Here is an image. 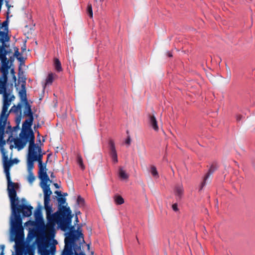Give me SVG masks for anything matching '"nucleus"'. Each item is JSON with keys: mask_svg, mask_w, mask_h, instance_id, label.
Here are the masks:
<instances>
[{"mask_svg": "<svg viewBox=\"0 0 255 255\" xmlns=\"http://www.w3.org/2000/svg\"><path fill=\"white\" fill-rule=\"evenodd\" d=\"M38 167H39V171H45V169L46 168V165L43 164L42 162L38 163Z\"/></svg>", "mask_w": 255, "mask_h": 255, "instance_id": "obj_36", "label": "nucleus"}, {"mask_svg": "<svg viewBox=\"0 0 255 255\" xmlns=\"http://www.w3.org/2000/svg\"><path fill=\"white\" fill-rule=\"evenodd\" d=\"M11 161H12V164H13V163H18V160L17 159H13V160H11Z\"/></svg>", "mask_w": 255, "mask_h": 255, "instance_id": "obj_48", "label": "nucleus"}, {"mask_svg": "<svg viewBox=\"0 0 255 255\" xmlns=\"http://www.w3.org/2000/svg\"><path fill=\"white\" fill-rule=\"evenodd\" d=\"M14 52L10 47L9 43H7L3 47H1L0 49V61L2 63L1 70L3 73V76L6 77L7 69L9 68L10 65L8 66V61L10 63L13 64V62L16 58L20 62L18 67V75L24 74L21 66L24 64V58L21 56L19 52V49L17 47L13 48Z\"/></svg>", "mask_w": 255, "mask_h": 255, "instance_id": "obj_3", "label": "nucleus"}, {"mask_svg": "<svg viewBox=\"0 0 255 255\" xmlns=\"http://www.w3.org/2000/svg\"><path fill=\"white\" fill-rule=\"evenodd\" d=\"M28 152L31 154L34 160L37 161L38 163L42 162V153L41 147L33 143V139L31 140L30 145L28 146Z\"/></svg>", "mask_w": 255, "mask_h": 255, "instance_id": "obj_9", "label": "nucleus"}, {"mask_svg": "<svg viewBox=\"0 0 255 255\" xmlns=\"http://www.w3.org/2000/svg\"><path fill=\"white\" fill-rule=\"evenodd\" d=\"M34 120V117H29L26 119L22 124L21 133L24 134H29L30 131H33L31 129V126L32 125Z\"/></svg>", "mask_w": 255, "mask_h": 255, "instance_id": "obj_11", "label": "nucleus"}, {"mask_svg": "<svg viewBox=\"0 0 255 255\" xmlns=\"http://www.w3.org/2000/svg\"><path fill=\"white\" fill-rule=\"evenodd\" d=\"M1 27H4V30H6L5 32H7V31H8V21H7V19L6 20L2 22Z\"/></svg>", "mask_w": 255, "mask_h": 255, "instance_id": "obj_37", "label": "nucleus"}, {"mask_svg": "<svg viewBox=\"0 0 255 255\" xmlns=\"http://www.w3.org/2000/svg\"><path fill=\"white\" fill-rule=\"evenodd\" d=\"M33 237H34V235L32 233L29 232V233L27 236V238H26V240L27 241H30Z\"/></svg>", "mask_w": 255, "mask_h": 255, "instance_id": "obj_39", "label": "nucleus"}, {"mask_svg": "<svg viewBox=\"0 0 255 255\" xmlns=\"http://www.w3.org/2000/svg\"><path fill=\"white\" fill-rule=\"evenodd\" d=\"M54 186H55L56 188H58V185L57 183H55V184H54Z\"/></svg>", "mask_w": 255, "mask_h": 255, "instance_id": "obj_56", "label": "nucleus"}, {"mask_svg": "<svg viewBox=\"0 0 255 255\" xmlns=\"http://www.w3.org/2000/svg\"><path fill=\"white\" fill-rule=\"evenodd\" d=\"M150 172L152 175L155 178H158L159 177V175L158 171L156 169V168L155 166L152 165L150 167Z\"/></svg>", "mask_w": 255, "mask_h": 255, "instance_id": "obj_28", "label": "nucleus"}, {"mask_svg": "<svg viewBox=\"0 0 255 255\" xmlns=\"http://www.w3.org/2000/svg\"><path fill=\"white\" fill-rule=\"evenodd\" d=\"M148 123L150 126L154 129V130L155 131H158L159 128L157 125V122L154 115H149Z\"/></svg>", "mask_w": 255, "mask_h": 255, "instance_id": "obj_15", "label": "nucleus"}, {"mask_svg": "<svg viewBox=\"0 0 255 255\" xmlns=\"http://www.w3.org/2000/svg\"><path fill=\"white\" fill-rule=\"evenodd\" d=\"M167 55L168 56H169V57H171L172 56V55L171 53L170 52H169V51L167 52Z\"/></svg>", "mask_w": 255, "mask_h": 255, "instance_id": "obj_47", "label": "nucleus"}, {"mask_svg": "<svg viewBox=\"0 0 255 255\" xmlns=\"http://www.w3.org/2000/svg\"><path fill=\"white\" fill-rule=\"evenodd\" d=\"M19 137V138H13L14 145L18 150L22 149L28 141H29V145H30L32 139H33V143H35V135L33 131H30L29 134L20 132Z\"/></svg>", "mask_w": 255, "mask_h": 255, "instance_id": "obj_7", "label": "nucleus"}, {"mask_svg": "<svg viewBox=\"0 0 255 255\" xmlns=\"http://www.w3.org/2000/svg\"><path fill=\"white\" fill-rule=\"evenodd\" d=\"M54 64L55 69L57 72H60L62 71V68L61 66V62L58 59H54Z\"/></svg>", "mask_w": 255, "mask_h": 255, "instance_id": "obj_26", "label": "nucleus"}, {"mask_svg": "<svg viewBox=\"0 0 255 255\" xmlns=\"http://www.w3.org/2000/svg\"><path fill=\"white\" fill-rule=\"evenodd\" d=\"M24 108L23 110V115L24 116L28 117H33V114L31 110V106L28 103V101L24 102Z\"/></svg>", "mask_w": 255, "mask_h": 255, "instance_id": "obj_16", "label": "nucleus"}, {"mask_svg": "<svg viewBox=\"0 0 255 255\" xmlns=\"http://www.w3.org/2000/svg\"><path fill=\"white\" fill-rule=\"evenodd\" d=\"M44 205L46 210V215L52 214V206L50 205V201L46 202V201H44Z\"/></svg>", "mask_w": 255, "mask_h": 255, "instance_id": "obj_25", "label": "nucleus"}, {"mask_svg": "<svg viewBox=\"0 0 255 255\" xmlns=\"http://www.w3.org/2000/svg\"><path fill=\"white\" fill-rule=\"evenodd\" d=\"M88 249L89 250L90 249V245L89 244L87 245Z\"/></svg>", "mask_w": 255, "mask_h": 255, "instance_id": "obj_58", "label": "nucleus"}, {"mask_svg": "<svg viewBox=\"0 0 255 255\" xmlns=\"http://www.w3.org/2000/svg\"><path fill=\"white\" fill-rule=\"evenodd\" d=\"M35 160L33 159V157H32L31 154L28 151V154L27 156V167L28 171H31L34 167V162Z\"/></svg>", "mask_w": 255, "mask_h": 255, "instance_id": "obj_21", "label": "nucleus"}, {"mask_svg": "<svg viewBox=\"0 0 255 255\" xmlns=\"http://www.w3.org/2000/svg\"><path fill=\"white\" fill-rule=\"evenodd\" d=\"M28 181L29 183H32L35 179V177H34L32 171H30V172L28 171Z\"/></svg>", "mask_w": 255, "mask_h": 255, "instance_id": "obj_34", "label": "nucleus"}, {"mask_svg": "<svg viewBox=\"0 0 255 255\" xmlns=\"http://www.w3.org/2000/svg\"><path fill=\"white\" fill-rule=\"evenodd\" d=\"M36 127H37V128H39V127H40V125H39V124H37V125H36Z\"/></svg>", "mask_w": 255, "mask_h": 255, "instance_id": "obj_57", "label": "nucleus"}, {"mask_svg": "<svg viewBox=\"0 0 255 255\" xmlns=\"http://www.w3.org/2000/svg\"><path fill=\"white\" fill-rule=\"evenodd\" d=\"M57 200L60 206L59 209L60 210L61 207L63 206L62 205H63L66 202V199L63 197H60L58 198Z\"/></svg>", "mask_w": 255, "mask_h": 255, "instance_id": "obj_33", "label": "nucleus"}, {"mask_svg": "<svg viewBox=\"0 0 255 255\" xmlns=\"http://www.w3.org/2000/svg\"><path fill=\"white\" fill-rule=\"evenodd\" d=\"M118 175L119 178L123 180H127L129 177L128 174L127 172L125 169L122 166H120L119 168Z\"/></svg>", "mask_w": 255, "mask_h": 255, "instance_id": "obj_19", "label": "nucleus"}, {"mask_svg": "<svg viewBox=\"0 0 255 255\" xmlns=\"http://www.w3.org/2000/svg\"><path fill=\"white\" fill-rule=\"evenodd\" d=\"M215 169H216V168L213 165L211 166L207 174L205 176V177L204 179V181L201 183V186H200V188L199 189L200 190H201L203 189V188L204 187V186L206 185V180L208 178V177L210 176V175H211L214 172Z\"/></svg>", "mask_w": 255, "mask_h": 255, "instance_id": "obj_22", "label": "nucleus"}, {"mask_svg": "<svg viewBox=\"0 0 255 255\" xmlns=\"http://www.w3.org/2000/svg\"><path fill=\"white\" fill-rule=\"evenodd\" d=\"M242 117H243L242 116H241L240 115H238L236 116V120L238 122H240V121H241Z\"/></svg>", "mask_w": 255, "mask_h": 255, "instance_id": "obj_44", "label": "nucleus"}, {"mask_svg": "<svg viewBox=\"0 0 255 255\" xmlns=\"http://www.w3.org/2000/svg\"><path fill=\"white\" fill-rule=\"evenodd\" d=\"M26 79L24 78L23 81V83L21 84V89L19 92V95L20 97L21 100L24 102L27 101L26 98Z\"/></svg>", "mask_w": 255, "mask_h": 255, "instance_id": "obj_17", "label": "nucleus"}, {"mask_svg": "<svg viewBox=\"0 0 255 255\" xmlns=\"http://www.w3.org/2000/svg\"><path fill=\"white\" fill-rule=\"evenodd\" d=\"M64 195L65 196H66V195H67V193H64Z\"/></svg>", "mask_w": 255, "mask_h": 255, "instance_id": "obj_62", "label": "nucleus"}, {"mask_svg": "<svg viewBox=\"0 0 255 255\" xmlns=\"http://www.w3.org/2000/svg\"><path fill=\"white\" fill-rule=\"evenodd\" d=\"M71 224L69 225L68 228L69 232L66 234V237L65 238L64 242L65 246L63 249V255H69L71 254V245L74 241L77 240H82L83 242H85L84 240L83 234L81 231L75 230L73 226H70Z\"/></svg>", "mask_w": 255, "mask_h": 255, "instance_id": "obj_5", "label": "nucleus"}, {"mask_svg": "<svg viewBox=\"0 0 255 255\" xmlns=\"http://www.w3.org/2000/svg\"><path fill=\"white\" fill-rule=\"evenodd\" d=\"M21 50H22V52H23L24 51H25L26 50V45H24V46L21 47Z\"/></svg>", "mask_w": 255, "mask_h": 255, "instance_id": "obj_49", "label": "nucleus"}, {"mask_svg": "<svg viewBox=\"0 0 255 255\" xmlns=\"http://www.w3.org/2000/svg\"><path fill=\"white\" fill-rule=\"evenodd\" d=\"M77 202L80 206H83L84 204V199L80 196H79L77 199Z\"/></svg>", "mask_w": 255, "mask_h": 255, "instance_id": "obj_35", "label": "nucleus"}, {"mask_svg": "<svg viewBox=\"0 0 255 255\" xmlns=\"http://www.w3.org/2000/svg\"><path fill=\"white\" fill-rule=\"evenodd\" d=\"M16 121H19V119H18V117L16 118Z\"/></svg>", "mask_w": 255, "mask_h": 255, "instance_id": "obj_61", "label": "nucleus"}, {"mask_svg": "<svg viewBox=\"0 0 255 255\" xmlns=\"http://www.w3.org/2000/svg\"><path fill=\"white\" fill-rule=\"evenodd\" d=\"M34 216L35 217L36 221L39 222L42 228H43V226H44V223L40 207L36 209Z\"/></svg>", "mask_w": 255, "mask_h": 255, "instance_id": "obj_20", "label": "nucleus"}, {"mask_svg": "<svg viewBox=\"0 0 255 255\" xmlns=\"http://www.w3.org/2000/svg\"><path fill=\"white\" fill-rule=\"evenodd\" d=\"M130 141H131L130 138V137H129V136H128V137L127 138V139L126 140L125 142H126V144H128V145H129V144H130Z\"/></svg>", "mask_w": 255, "mask_h": 255, "instance_id": "obj_45", "label": "nucleus"}, {"mask_svg": "<svg viewBox=\"0 0 255 255\" xmlns=\"http://www.w3.org/2000/svg\"><path fill=\"white\" fill-rule=\"evenodd\" d=\"M50 250H51V252H50L51 254L52 255H54L55 254V250H56L55 247V246L51 247Z\"/></svg>", "mask_w": 255, "mask_h": 255, "instance_id": "obj_42", "label": "nucleus"}, {"mask_svg": "<svg viewBox=\"0 0 255 255\" xmlns=\"http://www.w3.org/2000/svg\"><path fill=\"white\" fill-rule=\"evenodd\" d=\"M172 210L175 212H177L178 211V204L177 203H174L172 206Z\"/></svg>", "mask_w": 255, "mask_h": 255, "instance_id": "obj_40", "label": "nucleus"}, {"mask_svg": "<svg viewBox=\"0 0 255 255\" xmlns=\"http://www.w3.org/2000/svg\"><path fill=\"white\" fill-rule=\"evenodd\" d=\"M17 201L15 203L14 206L17 208V212L14 214L13 212L12 206L10 202L11 208V215L10 218V241H14L17 245L19 242L24 240V235L23 228L22 226V219L20 215V212L21 211L23 217H29L32 214V207L30 205H18V198L16 196Z\"/></svg>", "mask_w": 255, "mask_h": 255, "instance_id": "obj_1", "label": "nucleus"}, {"mask_svg": "<svg viewBox=\"0 0 255 255\" xmlns=\"http://www.w3.org/2000/svg\"><path fill=\"white\" fill-rule=\"evenodd\" d=\"M69 207L62 206L60 211L47 216V224L43 226V231L46 234H49L52 238L54 236V226L57 223L60 228L65 231L71 224L72 216Z\"/></svg>", "mask_w": 255, "mask_h": 255, "instance_id": "obj_2", "label": "nucleus"}, {"mask_svg": "<svg viewBox=\"0 0 255 255\" xmlns=\"http://www.w3.org/2000/svg\"><path fill=\"white\" fill-rule=\"evenodd\" d=\"M2 157L4 171L7 181L8 196L11 202L13 212L15 214V213L17 212V208L14 207L15 206V201H17L16 191L14 188V183L11 180L9 172L10 167L12 164V161L11 160H8V156L6 154H4L3 153V155H2Z\"/></svg>", "mask_w": 255, "mask_h": 255, "instance_id": "obj_4", "label": "nucleus"}, {"mask_svg": "<svg viewBox=\"0 0 255 255\" xmlns=\"http://www.w3.org/2000/svg\"><path fill=\"white\" fill-rule=\"evenodd\" d=\"M21 108V105L20 104H18L17 106L14 105L11 108L9 112H13L14 113L17 114L20 110Z\"/></svg>", "mask_w": 255, "mask_h": 255, "instance_id": "obj_29", "label": "nucleus"}, {"mask_svg": "<svg viewBox=\"0 0 255 255\" xmlns=\"http://www.w3.org/2000/svg\"><path fill=\"white\" fill-rule=\"evenodd\" d=\"M7 128H8L9 130H10V129H11V127L10 126L8 125V127H7Z\"/></svg>", "mask_w": 255, "mask_h": 255, "instance_id": "obj_54", "label": "nucleus"}, {"mask_svg": "<svg viewBox=\"0 0 255 255\" xmlns=\"http://www.w3.org/2000/svg\"><path fill=\"white\" fill-rule=\"evenodd\" d=\"M12 137V136H11V135L9 136V138H8V139L7 140V141H8V140H9L10 138V137Z\"/></svg>", "mask_w": 255, "mask_h": 255, "instance_id": "obj_60", "label": "nucleus"}, {"mask_svg": "<svg viewBox=\"0 0 255 255\" xmlns=\"http://www.w3.org/2000/svg\"><path fill=\"white\" fill-rule=\"evenodd\" d=\"M41 188L43 189L44 193V201L46 202L50 201V195L52 192L50 190L49 185L47 184L40 185Z\"/></svg>", "mask_w": 255, "mask_h": 255, "instance_id": "obj_14", "label": "nucleus"}, {"mask_svg": "<svg viewBox=\"0 0 255 255\" xmlns=\"http://www.w3.org/2000/svg\"><path fill=\"white\" fill-rule=\"evenodd\" d=\"M184 190L182 184H177L174 189V194L177 201H180L183 196Z\"/></svg>", "mask_w": 255, "mask_h": 255, "instance_id": "obj_13", "label": "nucleus"}, {"mask_svg": "<svg viewBox=\"0 0 255 255\" xmlns=\"http://www.w3.org/2000/svg\"><path fill=\"white\" fill-rule=\"evenodd\" d=\"M50 177H51V178H55V175H54V173H53V172H51V173Z\"/></svg>", "mask_w": 255, "mask_h": 255, "instance_id": "obj_51", "label": "nucleus"}, {"mask_svg": "<svg viewBox=\"0 0 255 255\" xmlns=\"http://www.w3.org/2000/svg\"><path fill=\"white\" fill-rule=\"evenodd\" d=\"M109 149L110 154L114 163H117L118 162L117 153L116 149L115 142L113 140L110 139L109 141Z\"/></svg>", "mask_w": 255, "mask_h": 255, "instance_id": "obj_12", "label": "nucleus"}, {"mask_svg": "<svg viewBox=\"0 0 255 255\" xmlns=\"http://www.w3.org/2000/svg\"><path fill=\"white\" fill-rule=\"evenodd\" d=\"M38 177L41 180L40 185L45 184L47 182L50 181L49 178L46 173V171H38Z\"/></svg>", "mask_w": 255, "mask_h": 255, "instance_id": "obj_18", "label": "nucleus"}, {"mask_svg": "<svg viewBox=\"0 0 255 255\" xmlns=\"http://www.w3.org/2000/svg\"><path fill=\"white\" fill-rule=\"evenodd\" d=\"M0 249H1V253H0V255H4V245H0Z\"/></svg>", "mask_w": 255, "mask_h": 255, "instance_id": "obj_41", "label": "nucleus"}, {"mask_svg": "<svg viewBox=\"0 0 255 255\" xmlns=\"http://www.w3.org/2000/svg\"><path fill=\"white\" fill-rule=\"evenodd\" d=\"M80 214V211L76 212V216H77V215H78V214Z\"/></svg>", "mask_w": 255, "mask_h": 255, "instance_id": "obj_53", "label": "nucleus"}, {"mask_svg": "<svg viewBox=\"0 0 255 255\" xmlns=\"http://www.w3.org/2000/svg\"><path fill=\"white\" fill-rule=\"evenodd\" d=\"M114 199L117 205H122L124 203V199L120 195H116L114 197Z\"/></svg>", "mask_w": 255, "mask_h": 255, "instance_id": "obj_27", "label": "nucleus"}, {"mask_svg": "<svg viewBox=\"0 0 255 255\" xmlns=\"http://www.w3.org/2000/svg\"><path fill=\"white\" fill-rule=\"evenodd\" d=\"M87 12L89 16L92 18L93 17V10H92V6L91 3H88L87 5Z\"/></svg>", "mask_w": 255, "mask_h": 255, "instance_id": "obj_32", "label": "nucleus"}, {"mask_svg": "<svg viewBox=\"0 0 255 255\" xmlns=\"http://www.w3.org/2000/svg\"><path fill=\"white\" fill-rule=\"evenodd\" d=\"M38 250L41 255H49V251L46 250L45 244L39 245Z\"/></svg>", "mask_w": 255, "mask_h": 255, "instance_id": "obj_24", "label": "nucleus"}, {"mask_svg": "<svg viewBox=\"0 0 255 255\" xmlns=\"http://www.w3.org/2000/svg\"><path fill=\"white\" fill-rule=\"evenodd\" d=\"M53 81V75L52 73H50L48 74L46 79L45 84L49 85L51 84Z\"/></svg>", "mask_w": 255, "mask_h": 255, "instance_id": "obj_31", "label": "nucleus"}, {"mask_svg": "<svg viewBox=\"0 0 255 255\" xmlns=\"http://www.w3.org/2000/svg\"><path fill=\"white\" fill-rule=\"evenodd\" d=\"M75 222L76 223H77L78 222H79V220H78V218L77 216H75Z\"/></svg>", "mask_w": 255, "mask_h": 255, "instance_id": "obj_52", "label": "nucleus"}, {"mask_svg": "<svg viewBox=\"0 0 255 255\" xmlns=\"http://www.w3.org/2000/svg\"><path fill=\"white\" fill-rule=\"evenodd\" d=\"M7 61H8V66L10 65V66L9 67V68H8L7 69L6 77L3 76V73H2V71L1 70L2 63L0 62L1 66L0 67V71L1 73V75L0 76V84H4V87H6L7 83V81H8L7 75L8 74V70H10V74L11 75V76L12 77V83L11 84V87H12L13 84L14 83L15 87L16 88V89H17L18 88L17 87L18 86V85L16 83V77L15 76V70H14V67L13 64L10 63V62L8 60H7Z\"/></svg>", "mask_w": 255, "mask_h": 255, "instance_id": "obj_8", "label": "nucleus"}, {"mask_svg": "<svg viewBox=\"0 0 255 255\" xmlns=\"http://www.w3.org/2000/svg\"><path fill=\"white\" fill-rule=\"evenodd\" d=\"M18 119H19V121H16V126H15V127H14L13 128V130L15 131L17 129H18L19 128V124L20 123V120H21V117L20 116H19L18 117Z\"/></svg>", "mask_w": 255, "mask_h": 255, "instance_id": "obj_38", "label": "nucleus"}, {"mask_svg": "<svg viewBox=\"0 0 255 255\" xmlns=\"http://www.w3.org/2000/svg\"><path fill=\"white\" fill-rule=\"evenodd\" d=\"M6 7H7V15L9 14V8L11 6L8 3V1H6Z\"/></svg>", "mask_w": 255, "mask_h": 255, "instance_id": "obj_43", "label": "nucleus"}, {"mask_svg": "<svg viewBox=\"0 0 255 255\" xmlns=\"http://www.w3.org/2000/svg\"><path fill=\"white\" fill-rule=\"evenodd\" d=\"M55 193L59 196H61V192L60 191H56L55 192Z\"/></svg>", "mask_w": 255, "mask_h": 255, "instance_id": "obj_50", "label": "nucleus"}, {"mask_svg": "<svg viewBox=\"0 0 255 255\" xmlns=\"http://www.w3.org/2000/svg\"><path fill=\"white\" fill-rule=\"evenodd\" d=\"M8 115L5 117V120L3 121V124H0V150L1 154H6V151L3 147L4 145L5 144V141L3 139L4 131L6 125V123Z\"/></svg>", "mask_w": 255, "mask_h": 255, "instance_id": "obj_10", "label": "nucleus"}, {"mask_svg": "<svg viewBox=\"0 0 255 255\" xmlns=\"http://www.w3.org/2000/svg\"><path fill=\"white\" fill-rule=\"evenodd\" d=\"M77 163L82 170L85 169V166L83 162V159L81 155H78L77 158Z\"/></svg>", "mask_w": 255, "mask_h": 255, "instance_id": "obj_30", "label": "nucleus"}, {"mask_svg": "<svg viewBox=\"0 0 255 255\" xmlns=\"http://www.w3.org/2000/svg\"><path fill=\"white\" fill-rule=\"evenodd\" d=\"M10 148L11 149H12V148H13V145H11L10 146Z\"/></svg>", "mask_w": 255, "mask_h": 255, "instance_id": "obj_59", "label": "nucleus"}, {"mask_svg": "<svg viewBox=\"0 0 255 255\" xmlns=\"http://www.w3.org/2000/svg\"><path fill=\"white\" fill-rule=\"evenodd\" d=\"M3 0H0V4L2 5Z\"/></svg>", "mask_w": 255, "mask_h": 255, "instance_id": "obj_55", "label": "nucleus"}, {"mask_svg": "<svg viewBox=\"0 0 255 255\" xmlns=\"http://www.w3.org/2000/svg\"><path fill=\"white\" fill-rule=\"evenodd\" d=\"M23 240L19 242L17 245H15V255H25L24 249L21 247H19V245H20L22 242ZM15 244H16L15 243Z\"/></svg>", "mask_w": 255, "mask_h": 255, "instance_id": "obj_23", "label": "nucleus"}, {"mask_svg": "<svg viewBox=\"0 0 255 255\" xmlns=\"http://www.w3.org/2000/svg\"><path fill=\"white\" fill-rule=\"evenodd\" d=\"M10 93V90H7V88L4 87V84H0V94L3 95V106L2 111L0 115V124L3 123V121L5 120V117L7 115L6 113L7 109L10 105L12 99L14 98V96H12L9 98ZM7 115H8V114H7Z\"/></svg>", "mask_w": 255, "mask_h": 255, "instance_id": "obj_6", "label": "nucleus"}, {"mask_svg": "<svg viewBox=\"0 0 255 255\" xmlns=\"http://www.w3.org/2000/svg\"><path fill=\"white\" fill-rule=\"evenodd\" d=\"M23 74H21L20 76L18 75V77H19V80L21 79V81L22 82V84L23 83V81L24 80V78H25L26 79V78L24 76H23Z\"/></svg>", "mask_w": 255, "mask_h": 255, "instance_id": "obj_46", "label": "nucleus"}]
</instances>
